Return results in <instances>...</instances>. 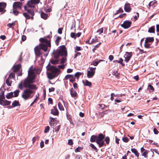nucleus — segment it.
<instances>
[{"instance_id": "5", "label": "nucleus", "mask_w": 159, "mask_h": 159, "mask_svg": "<svg viewBox=\"0 0 159 159\" xmlns=\"http://www.w3.org/2000/svg\"><path fill=\"white\" fill-rule=\"evenodd\" d=\"M105 138V135L102 133L99 134V137L96 141V143L98 145L99 148L102 147L104 144V141L103 139Z\"/></svg>"}, {"instance_id": "11", "label": "nucleus", "mask_w": 159, "mask_h": 159, "mask_svg": "<svg viewBox=\"0 0 159 159\" xmlns=\"http://www.w3.org/2000/svg\"><path fill=\"white\" fill-rule=\"evenodd\" d=\"M132 24V22L126 20L124 21L123 24H121V26L125 29H128L130 27Z\"/></svg>"}, {"instance_id": "24", "label": "nucleus", "mask_w": 159, "mask_h": 159, "mask_svg": "<svg viewBox=\"0 0 159 159\" xmlns=\"http://www.w3.org/2000/svg\"><path fill=\"white\" fill-rule=\"evenodd\" d=\"M154 40V38L153 37H148L146 38L145 41L146 43H150L153 42Z\"/></svg>"}, {"instance_id": "58", "label": "nucleus", "mask_w": 159, "mask_h": 159, "mask_svg": "<svg viewBox=\"0 0 159 159\" xmlns=\"http://www.w3.org/2000/svg\"><path fill=\"white\" fill-rule=\"evenodd\" d=\"M15 24L14 23H9L7 25V26L9 28H11L12 26L15 25Z\"/></svg>"}, {"instance_id": "2", "label": "nucleus", "mask_w": 159, "mask_h": 159, "mask_svg": "<svg viewBox=\"0 0 159 159\" xmlns=\"http://www.w3.org/2000/svg\"><path fill=\"white\" fill-rule=\"evenodd\" d=\"M54 57L56 59L58 58L59 56H65L62 57L61 60V63L64 64L66 61V57L67 56V51L65 45L60 46L59 49L55 52L54 53Z\"/></svg>"}, {"instance_id": "52", "label": "nucleus", "mask_w": 159, "mask_h": 159, "mask_svg": "<svg viewBox=\"0 0 159 159\" xmlns=\"http://www.w3.org/2000/svg\"><path fill=\"white\" fill-rule=\"evenodd\" d=\"M98 105L99 106V108H101L102 109H104L106 107L105 105L104 104H99Z\"/></svg>"}, {"instance_id": "62", "label": "nucleus", "mask_w": 159, "mask_h": 159, "mask_svg": "<svg viewBox=\"0 0 159 159\" xmlns=\"http://www.w3.org/2000/svg\"><path fill=\"white\" fill-rule=\"evenodd\" d=\"M63 30V28H59L58 30V33L59 34H61L62 33V30Z\"/></svg>"}, {"instance_id": "55", "label": "nucleus", "mask_w": 159, "mask_h": 159, "mask_svg": "<svg viewBox=\"0 0 159 159\" xmlns=\"http://www.w3.org/2000/svg\"><path fill=\"white\" fill-rule=\"evenodd\" d=\"M120 61H118L117 60H114L113 61V62L114 63L118 62V63H120H120H122V61H123V59H122L121 58H120Z\"/></svg>"}, {"instance_id": "51", "label": "nucleus", "mask_w": 159, "mask_h": 159, "mask_svg": "<svg viewBox=\"0 0 159 159\" xmlns=\"http://www.w3.org/2000/svg\"><path fill=\"white\" fill-rule=\"evenodd\" d=\"M81 75V73L80 72H77L75 73V77L78 78Z\"/></svg>"}, {"instance_id": "53", "label": "nucleus", "mask_w": 159, "mask_h": 159, "mask_svg": "<svg viewBox=\"0 0 159 159\" xmlns=\"http://www.w3.org/2000/svg\"><path fill=\"white\" fill-rule=\"evenodd\" d=\"M72 75H67L65 77V80H68L70 78L71 76H72Z\"/></svg>"}, {"instance_id": "35", "label": "nucleus", "mask_w": 159, "mask_h": 159, "mask_svg": "<svg viewBox=\"0 0 159 159\" xmlns=\"http://www.w3.org/2000/svg\"><path fill=\"white\" fill-rule=\"evenodd\" d=\"M20 91L18 89L15 90L14 92V97H16L18 96Z\"/></svg>"}, {"instance_id": "6", "label": "nucleus", "mask_w": 159, "mask_h": 159, "mask_svg": "<svg viewBox=\"0 0 159 159\" xmlns=\"http://www.w3.org/2000/svg\"><path fill=\"white\" fill-rule=\"evenodd\" d=\"M47 70L48 71H51V73L55 75H57L59 74L58 72L60 71L59 69L56 67L55 66L50 65L47 66Z\"/></svg>"}, {"instance_id": "17", "label": "nucleus", "mask_w": 159, "mask_h": 159, "mask_svg": "<svg viewBox=\"0 0 159 159\" xmlns=\"http://www.w3.org/2000/svg\"><path fill=\"white\" fill-rule=\"evenodd\" d=\"M11 103V101L6 100L4 99L0 100V104L3 106H8L10 105Z\"/></svg>"}, {"instance_id": "46", "label": "nucleus", "mask_w": 159, "mask_h": 159, "mask_svg": "<svg viewBox=\"0 0 159 159\" xmlns=\"http://www.w3.org/2000/svg\"><path fill=\"white\" fill-rule=\"evenodd\" d=\"M122 140L125 143H127L129 141V139L126 137H124L122 138Z\"/></svg>"}, {"instance_id": "1", "label": "nucleus", "mask_w": 159, "mask_h": 159, "mask_svg": "<svg viewBox=\"0 0 159 159\" xmlns=\"http://www.w3.org/2000/svg\"><path fill=\"white\" fill-rule=\"evenodd\" d=\"M35 78L34 70L33 66H31L28 71V76L24 80V83L21 82L18 86V88L20 90H22L24 87L28 88L24 91L22 95V97L25 100L33 97V95H31L34 92L33 90H36L37 89L36 86L32 84L34 83Z\"/></svg>"}, {"instance_id": "7", "label": "nucleus", "mask_w": 159, "mask_h": 159, "mask_svg": "<svg viewBox=\"0 0 159 159\" xmlns=\"http://www.w3.org/2000/svg\"><path fill=\"white\" fill-rule=\"evenodd\" d=\"M40 1V0H30L28 1L26 5L29 8H34V5L39 3Z\"/></svg>"}, {"instance_id": "29", "label": "nucleus", "mask_w": 159, "mask_h": 159, "mask_svg": "<svg viewBox=\"0 0 159 159\" xmlns=\"http://www.w3.org/2000/svg\"><path fill=\"white\" fill-rule=\"evenodd\" d=\"M44 11L46 12H50L52 11V7L47 6L44 8Z\"/></svg>"}, {"instance_id": "31", "label": "nucleus", "mask_w": 159, "mask_h": 159, "mask_svg": "<svg viewBox=\"0 0 159 159\" xmlns=\"http://www.w3.org/2000/svg\"><path fill=\"white\" fill-rule=\"evenodd\" d=\"M4 91H2L0 93V100H3L5 99V97L4 95Z\"/></svg>"}, {"instance_id": "23", "label": "nucleus", "mask_w": 159, "mask_h": 159, "mask_svg": "<svg viewBox=\"0 0 159 159\" xmlns=\"http://www.w3.org/2000/svg\"><path fill=\"white\" fill-rule=\"evenodd\" d=\"M99 137V135L98 136L96 135H92L90 138V141L91 142H96L97 140L98 139Z\"/></svg>"}, {"instance_id": "3", "label": "nucleus", "mask_w": 159, "mask_h": 159, "mask_svg": "<svg viewBox=\"0 0 159 159\" xmlns=\"http://www.w3.org/2000/svg\"><path fill=\"white\" fill-rule=\"evenodd\" d=\"M47 37L49 38V39H48L45 38H41L39 39V41L41 42L45 43V44L42 43L39 45V46L41 49L43 50L45 52L48 51V52L50 51V49L48 48L51 47L50 37L49 36Z\"/></svg>"}, {"instance_id": "27", "label": "nucleus", "mask_w": 159, "mask_h": 159, "mask_svg": "<svg viewBox=\"0 0 159 159\" xmlns=\"http://www.w3.org/2000/svg\"><path fill=\"white\" fill-rule=\"evenodd\" d=\"M13 92H11L7 94L6 96V98L7 99L12 98L13 97Z\"/></svg>"}, {"instance_id": "61", "label": "nucleus", "mask_w": 159, "mask_h": 159, "mask_svg": "<svg viewBox=\"0 0 159 159\" xmlns=\"http://www.w3.org/2000/svg\"><path fill=\"white\" fill-rule=\"evenodd\" d=\"M137 15H135L134 16V19L135 20H137L139 17V13L138 12L136 13Z\"/></svg>"}, {"instance_id": "54", "label": "nucleus", "mask_w": 159, "mask_h": 159, "mask_svg": "<svg viewBox=\"0 0 159 159\" xmlns=\"http://www.w3.org/2000/svg\"><path fill=\"white\" fill-rule=\"evenodd\" d=\"M103 28H102L100 29H99L98 30H97V32L98 33H99V34H100L103 33Z\"/></svg>"}, {"instance_id": "22", "label": "nucleus", "mask_w": 159, "mask_h": 159, "mask_svg": "<svg viewBox=\"0 0 159 159\" xmlns=\"http://www.w3.org/2000/svg\"><path fill=\"white\" fill-rule=\"evenodd\" d=\"M82 83L85 86H88L90 87H91L92 83L87 80H83Z\"/></svg>"}, {"instance_id": "4", "label": "nucleus", "mask_w": 159, "mask_h": 159, "mask_svg": "<svg viewBox=\"0 0 159 159\" xmlns=\"http://www.w3.org/2000/svg\"><path fill=\"white\" fill-rule=\"evenodd\" d=\"M22 6V3L20 2H15L13 4V13L16 16L19 13L18 10H21Z\"/></svg>"}, {"instance_id": "28", "label": "nucleus", "mask_w": 159, "mask_h": 159, "mask_svg": "<svg viewBox=\"0 0 159 159\" xmlns=\"http://www.w3.org/2000/svg\"><path fill=\"white\" fill-rule=\"evenodd\" d=\"M12 105L13 107H15L17 106H20V104L18 101L15 100L12 102Z\"/></svg>"}, {"instance_id": "12", "label": "nucleus", "mask_w": 159, "mask_h": 159, "mask_svg": "<svg viewBox=\"0 0 159 159\" xmlns=\"http://www.w3.org/2000/svg\"><path fill=\"white\" fill-rule=\"evenodd\" d=\"M7 5V3L5 2H0V12L3 13L6 11V10L5 9V8Z\"/></svg>"}, {"instance_id": "15", "label": "nucleus", "mask_w": 159, "mask_h": 159, "mask_svg": "<svg viewBox=\"0 0 159 159\" xmlns=\"http://www.w3.org/2000/svg\"><path fill=\"white\" fill-rule=\"evenodd\" d=\"M50 119L51 120V121L49 122L50 125L53 126V127L55 126L57 123L58 121L56 119L52 118L51 117H50Z\"/></svg>"}, {"instance_id": "44", "label": "nucleus", "mask_w": 159, "mask_h": 159, "mask_svg": "<svg viewBox=\"0 0 159 159\" xmlns=\"http://www.w3.org/2000/svg\"><path fill=\"white\" fill-rule=\"evenodd\" d=\"M70 37L73 38L75 39L76 38V35L75 33L71 32L70 34Z\"/></svg>"}, {"instance_id": "60", "label": "nucleus", "mask_w": 159, "mask_h": 159, "mask_svg": "<svg viewBox=\"0 0 159 159\" xmlns=\"http://www.w3.org/2000/svg\"><path fill=\"white\" fill-rule=\"evenodd\" d=\"M17 72H18V74L19 76H21L22 75V70L20 69L19 71H18Z\"/></svg>"}, {"instance_id": "9", "label": "nucleus", "mask_w": 159, "mask_h": 159, "mask_svg": "<svg viewBox=\"0 0 159 159\" xmlns=\"http://www.w3.org/2000/svg\"><path fill=\"white\" fill-rule=\"evenodd\" d=\"M41 50V49L39 45L37 46L34 48V53L37 57H39L42 54Z\"/></svg>"}, {"instance_id": "16", "label": "nucleus", "mask_w": 159, "mask_h": 159, "mask_svg": "<svg viewBox=\"0 0 159 159\" xmlns=\"http://www.w3.org/2000/svg\"><path fill=\"white\" fill-rule=\"evenodd\" d=\"M124 9L125 11L126 12H130L131 10L130 4L126 2L125 5Z\"/></svg>"}, {"instance_id": "59", "label": "nucleus", "mask_w": 159, "mask_h": 159, "mask_svg": "<svg viewBox=\"0 0 159 159\" xmlns=\"http://www.w3.org/2000/svg\"><path fill=\"white\" fill-rule=\"evenodd\" d=\"M154 133L155 134H157L159 133V131L158 130L155 128H154L153 130Z\"/></svg>"}, {"instance_id": "32", "label": "nucleus", "mask_w": 159, "mask_h": 159, "mask_svg": "<svg viewBox=\"0 0 159 159\" xmlns=\"http://www.w3.org/2000/svg\"><path fill=\"white\" fill-rule=\"evenodd\" d=\"M148 89H149V91L150 92L152 93L154 91V89L153 87L151 85H148Z\"/></svg>"}, {"instance_id": "26", "label": "nucleus", "mask_w": 159, "mask_h": 159, "mask_svg": "<svg viewBox=\"0 0 159 159\" xmlns=\"http://www.w3.org/2000/svg\"><path fill=\"white\" fill-rule=\"evenodd\" d=\"M40 16L42 18H43L44 20H46L48 17V16L47 14L42 12L41 13Z\"/></svg>"}, {"instance_id": "63", "label": "nucleus", "mask_w": 159, "mask_h": 159, "mask_svg": "<svg viewBox=\"0 0 159 159\" xmlns=\"http://www.w3.org/2000/svg\"><path fill=\"white\" fill-rule=\"evenodd\" d=\"M55 88L53 87H51V88H49V92H53L55 90Z\"/></svg>"}, {"instance_id": "20", "label": "nucleus", "mask_w": 159, "mask_h": 159, "mask_svg": "<svg viewBox=\"0 0 159 159\" xmlns=\"http://www.w3.org/2000/svg\"><path fill=\"white\" fill-rule=\"evenodd\" d=\"M28 7L26 6H24V9L25 11H27V12L29 13L30 15H31L32 16H33L34 14V11L33 10L29 9H28Z\"/></svg>"}, {"instance_id": "39", "label": "nucleus", "mask_w": 159, "mask_h": 159, "mask_svg": "<svg viewBox=\"0 0 159 159\" xmlns=\"http://www.w3.org/2000/svg\"><path fill=\"white\" fill-rule=\"evenodd\" d=\"M23 15L26 18V19H29L30 18V15L26 13H24Z\"/></svg>"}, {"instance_id": "57", "label": "nucleus", "mask_w": 159, "mask_h": 159, "mask_svg": "<svg viewBox=\"0 0 159 159\" xmlns=\"http://www.w3.org/2000/svg\"><path fill=\"white\" fill-rule=\"evenodd\" d=\"M69 80L70 82L72 83H73L75 81V78L74 77V76L73 75L70 78Z\"/></svg>"}, {"instance_id": "37", "label": "nucleus", "mask_w": 159, "mask_h": 159, "mask_svg": "<svg viewBox=\"0 0 159 159\" xmlns=\"http://www.w3.org/2000/svg\"><path fill=\"white\" fill-rule=\"evenodd\" d=\"M59 60H52L50 61L51 63L53 64H56L58 63Z\"/></svg>"}, {"instance_id": "50", "label": "nucleus", "mask_w": 159, "mask_h": 159, "mask_svg": "<svg viewBox=\"0 0 159 159\" xmlns=\"http://www.w3.org/2000/svg\"><path fill=\"white\" fill-rule=\"evenodd\" d=\"M68 144L69 145H72L73 144V142L72 140L71 139L68 140Z\"/></svg>"}, {"instance_id": "64", "label": "nucleus", "mask_w": 159, "mask_h": 159, "mask_svg": "<svg viewBox=\"0 0 159 159\" xmlns=\"http://www.w3.org/2000/svg\"><path fill=\"white\" fill-rule=\"evenodd\" d=\"M26 39V36L25 35H23L22 36L21 40L23 41H25Z\"/></svg>"}, {"instance_id": "33", "label": "nucleus", "mask_w": 159, "mask_h": 159, "mask_svg": "<svg viewBox=\"0 0 159 159\" xmlns=\"http://www.w3.org/2000/svg\"><path fill=\"white\" fill-rule=\"evenodd\" d=\"M58 106L59 109L61 111L64 110V108L63 106L60 102H59L58 103Z\"/></svg>"}, {"instance_id": "56", "label": "nucleus", "mask_w": 159, "mask_h": 159, "mask_svg": "<svg viewBox=\"0 0 159 159\" xmlns=\"http://www.w3.org/2000/svg\"><path fill=\"white\" fill-rule=\"evenodd\" d=\"M39 139V137L38 136H36L34 137L32 139V142L33 143H34L36 139Z\"/></svg>"}, {"instance_id": "38", "label": "nucleus", "mask_w": 159, "mask_h": 159, "mask_svg": "<svg viewBox=\"0 0 159 159\" xmlns=\"http://www.w3.org/2000/svg\"><path fill=\"white\" fill-rule=\"evenodd\" d=\"M149 152L148 150L145 151L143 153L142 156H144L145 157H147L148 156V154Z\"/></svg>"}, {"instance_id": "42", "label": "nucleus", "mask_w": 159, "mask_h": 159, "mask_svg": "<svg viewBox=\"0 0 159 159\" xmlns=\"http://www.w3.org/2000/svg\"><path fill=\"white\" fill-rule=\"evenodd\" d=\"M83 148L81 147H78L75 150V152H80V150H81Z\"/></svg>"}, {"instance_id": "43", "label": "nucleus", "mask_w": 159, "mask_h": 159, "mask_svg": "<svg viewBox=\"0 0 159 159\" xmlns=\"http://www.w3.org/2000/svg\"><path fill=\"white\" fill-rule=\"evenodd\" d=\"M150 44L148 43H146L145 41V43L144 45L145 48H150Z\"/></svg>"}, {"instance_id": "18", "label": "nucleus", "mask_w": 159, "mask_h": 159, "mask_svg": "<svg viewBox=\"0 0 159 159\" xmlns=\"http://www.w3.org/2000/svg\"><path fill=\"white\" fill-rule=\"evenodd\" d=\"M53 109L51 110V113L55 116H57L59 114V112L56 107H54Z\"/></svg>"}, {"instance_id": "19", "label": "nucleus", "mask_w": 159, "mask_h": 159, "mask_svg": "<svg viewBox=\"0 0 159 159\" xmlns=\"http://www.w3.org/2000/svg\"><path fill=\"white\" fill-rule=\"evenodd\" d=\"M70 94L72 98H75L76 97L77 94L76 91L72 88L70 89Z\"/></svg>"}, {"instance_id": "47", "label": "nucleus", "mask_w": 159, "mask_h": 159, "mask_svg": "<svg viewBox=\"0 0 159 159\" xmlns=\"http://www.w3.org/2000/svg\"><path fill=\"white\" fill-rule=\"evenodd\" d=\"M50 129V127L49 126H47L45 128V129L44 130V133H46L48 132Z\"/></svg>"}, {"instance_id": "41", "label": "nucleus", "mask_w": 159, "mask_h": 159, "mask_svg": "<svg viewBox=\"0 0 159 159\" xmlns=\"http://www.w3.org/2000/svg\"><path fill=\"white\" fill-rule=\"evenodd\" d=\"M104 141L106 142V143L108 145L110 141L109 137L108 136L106 137Z\"/></svg>"}, {"instance_id": "30", "label": "nucleus", "mask_w": 159, "mask_h": 159, "mask_svg": "<svg viewBox=\"0 0 159 159\" xmlns=\"http://www.w3.org/2000/svg\"><path fill=\"white\" fill-rule=\"evenodd\" d=\"M155 31V26H153L149 28L148 32L150 33H154Z\"/></svg>"}, {"instance_id": "21", "label": "nucleus", "mask_w": 159, "mask_h": 159, "mask_svg": "<svg viewBox=\"0 0 159 159\" xmlns=\"http://www.w3.org/2000/svg\"><path fill=\"white\" fill-rule=\"evenodd\" d=\"M47 75L48 78L49 79L52 80L55 77L57 76V75H55L53 73L51 72L47 73Z\"/></svg>"}, {"instance_id": "34", "label": "nucleus", "mask_w": 159, "mask_h": 159, "mask_svg": "<svg viewBox=\"0 0 159 159\" xmlns=\"http://www.w3.org/2000/svg\"><path fill=\"white\" fill-rule=\"evenodd\" d=\"M98 41L97 38V37H95L94 39H92V40L90 42V43H88V44H90L92 43H95Z\"/></svg>"}, {"instance_id": "48", "label": "nucleus", "mask_w": 159, "mask_h": 159, "mask_svg": "<svg viewBox=\"0 0 159 159\" xmlns=\"http://www.w3.org/2000/svg\"><path fill=\"white\" fill-rule=\"evenodd\" d=\"M60 127L61 126L60 125L56 126L54 128L55 131L56 132H58L60 130Z\"/></svg>"}, {"instance_id": "8", "label": "nucleus", "mask_w": 159, "mask_h": 159, "mask_svg": "<svg viewBox=\"0 0 159 159\" xmlns=\"http://www.w3.org/2000/svg\"><path fill=\"white\" fill-rule=\"evenodd\" d=\"M15 74L14 73H11L6 81V83L7 85L8 86H11L12 82L11 80V78L15 79Z\"/></svg>"}, {"instance_id": "36", "label": "nucleus", "mask_w": 159, "mask_h": 159, "mask_svg": "<svg viewBox=\"0 0 159 159\" xmlns=\"http://www.w3.org/2000/svg\"><path fill=\"white\" fill-rule=\"evenodd\" d=\"M102 60L100 61H93L91 63V65H93L94 66H97L98 64L100 62V61H101Z\"/></svg>"}, {"instance_id": "49", "label": "nucleus", "mask_w": 159, "mask_h": 159, "mask_svg": "<svg viewBox=\"0 0 159 159\" xmlns=\"http://www.w3.org/2000/svg\"><path fill=\"white\" fill-rule=\"evenodd\" d=\"M123 10L121 8H120L117 11V12L116 13H115V14L116 15L118 14L120 12H123Z\"/></svg>"}, {"instance_id": "10", "label": "nucleus", "mask_w": 159, "mask_h": 159, "mask_svg": "<svg viewBox=\"0 0 159 159\" xmlns=\"http://www.w3.org/2000/svg\"><path fill=\"white\" fill-rule=\"evenodd\" d=\"M95 67H91L90 69V70L88 71L87 73V76L88 78H91L93 76L95 73Z\"/></svg>"}, {"instance_id": "40", "label": "nucleus", "mask_w": 159, "mask_h": 159, "mask_svg": "<svg viewBox=\"0 0 159 159\" xmlns=\"http://www.w3.org/2000/svg\"><path fill=\"white\" fill-rule=\"evenodd\" d=\"M157 3V2L155 1H151L150 2L149 4V6L151 7V6H153L155 4Z\"/></svg>"}, {"instance_id": "13", "label": "nucleus", "mask_w": 159, "mask_h": 159, "mask_svg": "<svg viewBox=\"0 0 159 159\" xmlns=\"http://www.w3.org/2000/svg\"><path fill=\"white\" fill-rule=\"evenodd\" d=\"M21 67V64H18L16 65H14L13 66L12 68V69L13 70L12 73H14L15 74V73L17 72L20 70V69Z\"/></svg>"}, {"instance_id": "45", "label": "nucleus", "mask_w": 159, "mask_h": 159, "mask_svg": "<svg viewBox=\"0 0 159 159\" xmlns=\"http://www.w3.org/2000/svg\"><path fill=\"white\" fill-rule=\"evenodd\" d=\"M89 146L90 147H92L93 149L96 151V152L97 151V149L96 147L92 143H90L89 144Z\"/></svg>"}, {"instance_id": "14", "label": "nucleus", "mask_w": 159, "mask_h": 159, "mask_svg": "<svg viewBox=\"0 0 159 159\" xmlns=\"http://www.w3.org/2000/svg\"><path fill=\"white\" fill-rule=\"evenodd\" d=\"M132 55V52H126L125 54V61L126 62H128L130 60Z\"/></svg>"}, {"instance_id": "25", "label": "nucleus", "mask_w": 159, "mask_h": 159, "mask_svg": "<svg viewBox=\"0 0 159 159\" xmlns=\"http://www.w3.org/2000/svg\"><path fill=\"white\" fill-rule=\"evenodd\" d=\"M131 151L132 152L134 153L135 155L138 158L139 156V153L136 149L135 148H131Z\"/></svg>"}]
</instances>
